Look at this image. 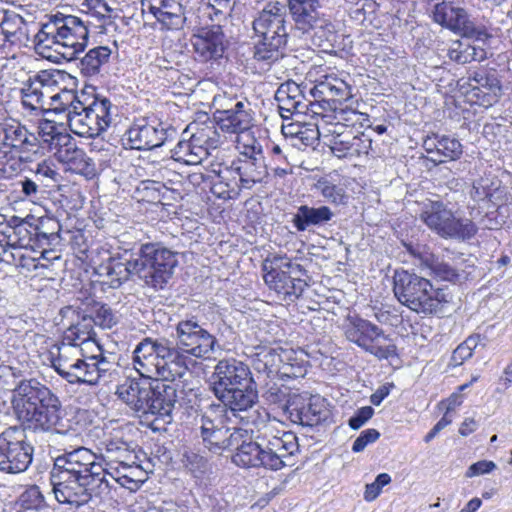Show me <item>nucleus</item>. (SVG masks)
Segmentation results:
<instances>
[{
  "label": "nucleus",
  "instance_id": "f257e3e1",
  "mask_svg": "<svg viewBox=\"0 0 512 512\" xmlns=\"http://www.w3.org/2000/svg\"><path fill=\"white\" fill-rule=\"evenodd\" d=\"M175 331L176 345L166 337H145L136 345L134 363L142 375L169 382L182 379L189 371L185 354L208 359L220 347L217 338L194 316L179 321Z\"/></svg>",
  "mask_w": 512,
  "mask_h": 512
},
{
  "label": "nucleus",
  "instance_id": "f03ea898",
  "mask_svg": "<svg viewBox=\"0 0 512 512\" xmlns=\"http://www.w3.org/2000/svg\"><path fill=\"white\" fill-rule=\"evenodd\" d=\"M12 406L21 427L34 433L74 435L59 397L36 379H25L13 390Z\"/></svg>",
  "mask_w": 512,
  "mask_h": 512
},
{
  "label": "nucleus",
  "instance_id": "7ed1b4c3",
  "mask_svg": "<svg viewBox=\"0 0 512 512\" xmlns=\"http://www.w3.org/2000/svg\"><path fill=\"white\" fill-rule=\"evenodd\" d=\"M210 380L211 391L218 404L229 408L232 415L243 423L258 425L261 414L254 409L258 402V389L247 364L236 358L221 359L215 365Z\"/></svg>",
  "mask_w": 512,
  "mask_h": 512
},
{
  "label": "nucleus",
  "instance_id": "20e7f679",
  "mask_svg": "<svg viewBox=\"0 0 512 512\" xmlns=\"http://www.w3.org/2000/svg\"><path fill=\"white\" fill-rule=\"evenodd\" d=\"M93 22L75 15L57 12L42 24L34 37L35 50L45 58L61 57L67 61L77 58L83 52L89 39V27Z\"/></svg>",
  "mask_w": 512,
  "mask_h": 512
},
{
  "label": "nucleus",
  "instance_id": "39448f33",
  "mask_svg": "<svg viewBox=\"0 0 512 512\" xmlns=\"http://www.w3.org/2000/svg\"><path fill=\"white\" fill-rule=\"evenodd\" d=\"M252 28L256 38L253 47L255 61L270 66L286 55L292 31L287 21L284 2L268 1L256 14Z\"/></svg>",
  "mask_w": 512,
  "mask_h": 512
},
{
  "label": "nucleus",
  "instance_id": "423d86ee",
  "mask_svg": "<svg viewBox=\"0 0 512 512\" xmlns=\"http://www.w3.org/2000/svg\"><path fill=\"white\" fill-rule=\"evenodd\" d=\"M299 452L298 438L288 431L274 435L267 431L257 434L244 444L240 452L232 455V461L244 468H260L277 471L293 466L294 456Z\"/></svg>",
  "mask_w": 512,
  "mask_h": 512
},
{
  "label": "nucleus",
  "instance_id": "0eeeda50",
  "mask_svg": "<svg viewBox=\"0 0 512 512\" xmlns=\"http://www.w3.org/2000/svg\"><path fill=\"white\" fill-rule=\"evenodd\" d=\"M135 255L136 276L148 287L164 289L178 266V253L162 242H146L139 245Z\"/></svg>",
  "mask_w": 512,
  "mask_h": 512
},
{
  "label": "nucleus",
  "instance_id": "6e6552de",
  "mask_svg": "<svg viewBox=\"0 0 512 512\" xmlns=\"http://www.w3.org/2000/svg\"><path fill=\"white\" fill-rule=\"evenodd\" d=\"M419 218L434 234L445 240L465 242L478 232L472 219L448 208L441 200L424 202Z\"/></svg>",
  "mask_w": 512,
  "mask_h": 512
},
{
  "label": "nucleus",
  "instance_id": "1a4fd4ad",
  "mask_svg": "<svg viewBox=\"0 0 512 512\" xmlns=\"http://www.w3.org/2000/svg\"><path fill=\"white\" fill-rule=\"evenodd\" d=\"M82 99L76 102L67 118L71 131L81 137L95 138L110 126L111 101L100 95H93L91 102Z\"/></svg>",
  "mask_w": 512,
  "mask_h": 512
},
{
  "label": "nucleus",
  "instance_id": "9d476101",
  "mask_svg": "<svg viewBox=\"0 0 512 512\" xmlns=\"http://www.w3.org/2000/svg\"><path fill=\"white\" fill-rule=\"evenodd\" d=\"M50 475V483L55 499L60 504H67L79 509L87 505L94 497L108 495L111 490L109 480L103 476L101 479L69 477Z\"/></svg>",
  "mask_w": 512,
  "mask_h": 512
},
{
  "label": "nucleus",
  "instance_id": "9b49d317",
  "mask_svg": "<svg viewBox=\"0 0 512 512\" xmlns=\"http://www.w3.org/2000/svg\"><path fill=\"white\" fill-rule=\"evenodd\" d=\"M343 331L349 342L379 360H387L398 355L395 344L378 345L380 339L390 340L389 335H386L382 328L359 315H348L343 324Z\"/></svg>",
  "mask_w": 512,
  "mask_h": 512
},
{
  "label": "nucleus",
  "instance_id": "f8f14e48",
  "mask_svg": "<svg viewBox=\"0 0 512 512\" xmlns=\"http://www.w3.org/2000/svg\"><path fill=\"white\" fill-rule=\"evenodd\" d=\"M34 446L27 440L25 429L9 426L0 433V472H25L33 461Z\"/></svg>",
  "mask_w": 512,
  "mask_h": 512
},
{
  "label": "nucleus",
  "instance_id": "ddd939ff",
  "mask_svg": "<svg viewBox=\"0 0 512 512\" xmlns=\"http://www.w3.org/2000/svg\"><path fill=\"white\" fill-rule=\"evenodd\" d=\"M96 455L85 447L67 451L54 459L50 475L62 477H87L90 480L105 477V469L101 463L96 462Z\"/></svg>",
  "mask_w": 512,
  "mask_h": 512
},
{
  "label": "nucleus",
  "instance_id": "4468645a",
  "mask_svg": "<svg viewBox=\"0 0 512 512\" xmlns=\"http://www.w3.org/2000/svg\"><path fill=\"white\" fill-rule=\"evenodd\" d=\"M227 411L224 405L209 404L200 410L197 415V425L199 429V437L201 443L209 452L221 454L225 451V434L230 432V428L226 425Z\"/></svg>",
  "mask_w": 512,
  "mask_h": 512
},
{
  "label": "nucleus",
  "instance_id": "2eb2a0df",
  "mask_svg": "<svg viewBox=\"0 0 512 512\" xmlns=\"http://www.w3.org/2000/svg\"><path fill=\"white\" fill-rule=\"evenodd\" d=\"M148 409L143 414L144 420L148 421V427L154 432L167 431V425L173 422V410L177 402L176 388L165 382L155 381L151 387V393L147 401Z\"/></svg>",
  "mask_w": 512,
  "mask_h": 512
},
{
  "label": "nucleus",
  "instance_id": "dca6fc26",
  "mask_svg": "<svg viewBox=\"0 0 512 512\" xmlns=\"http://www.w3.org/2000/svg\"><path fill=\"white\" fill-rule=\"evenodd\" d=\"M431 282L425 277L404 269H397L393 275V292L397 300L410 310L422 313L428 308V292Z\"/></svg>",
  "mask_w": 512,
  "mask_h": 512
},
{
  "label": "nucleus",
  "instance_id": "f3484780",
  "mask_svg": "<svg viewBox=\"0 0 512 512\" xmlns=\"http://www.w3.org/2000/svg\"><path fill=\"white\" fill-rule=\"evenodd\" d=\"M226 172L239 177V184L235 182L237 188L250 189L256 183H261L267 175L261 144L254 141L252 145L246 146L240 153V157L233 160L230 167L226 168Z\"/></svg>",
  "mask_w": 512,
  "mask_h": 512
},
{
  "label": "nucleus",
  "instance_id": "a211bd4d",
  "mask_svg": "<svg viewBox=\"0 0 512 512\" xmlns=\"http://www.w3.org/2000/svg\"><path fill=\"white\" fill-rule=\"evenodd\" d=\"M286 417L294 424L312 428L331 417L326 399L319 395L294 394Z\"/></svg>",
  "mask_w": 512,
  "mask_h": 512
},
{
  "label": "nucleus",
  "instance_id": "6ab92c4d",
  "mask_svg": "<svg viewBox=\"0 0 512 512\" xmlns=\"http://www.w3.org/2000/svg\"><path fill=\"white\" fill-rule=\"evenodd\" d=\"M63 326L66 330L63 335V343L78 347L89 341L95 342L94 320L79 307L65 306L60 309Z\"/></svg>",
  "mask_w": 512,
  "mask_h": 512
},
{
  "label": "nucleus",
  "instance_id": "aec40b11",
  "mask_svg": "<svg viewBox=\"0 0 512 512\" xmlns=\"http://www.w3.org/2000/svg\"><path fill=\"white\" fill-rule=\"evenodd\" d=\"M431 16L435 23L466 38H474L480 34L467 11L452 2L436 3L431 11Z\"/></svg>",
  "mask_w": 512,
  "mask_h": 512
},
{
  "label": "nucleus",
  "instance_id": "412c9836",
  "mask_svg": "<svg viewBox=\"0 0 512 512\" xmlns=\"http://www.w3.org/2000/svg\"><path fill=\"white\" fill-rule=\"evenodd\" d=\"M134 368L135 363L133 362ZM141 378H126L123 383L117 385L115 394L126 403L130 409H132L139 418H143L145 409H148L147 401L151 393V387L153 382L151 379H161V377H148L142 375L137 369H135Z\"/></svg>",
  "mask_w": 512,
  "mask_h": 512
},
{
  "label": "nucleus",
  "instance_id": "4be33fe9",
  "mask_svg": "<svg viewBox=\"0 0 512 512\" xmlns=\"http://www.w3.org/2000/svg\"><path fill=\"white\" fill-rule=\"evenodd\" d=\"M166 139L167 129L162 123L142 119L126 131L123 140L127 141L130 149L152 150L161 147Z\"/></svg>",
  "mask_w": 512,
  "mask_h": 512
},
{
  "label": "nucleus",
  "instance_id": "5701e85b",
  "mask_svg": "<svg viewBox=\"0 0 512 512\" xmlns=\"http://www.w3.org/2000/svg\"><path fill=\"white\" fill-rule=\"evenodd\" d=\"M128 253L129 251L125 250L123 254L110 256L95 268V274L107 278L103 283L108 284L110 288L117 289L132 275H136L135 258H132L133 254L128 258Z\"/></svg>",
  "mask_w": 512,
  "mask_h": 512
},
{
  "label": "nucleus",
  "instance_id": "b1692460",
  "mask_svg": "<svg viewBox=\"0 0 512 512\" xmlns=\"http://www.w3.org/2000/svg\"><path fill=\"white\" fill-rule=\"evenodd\" d=\"M192 43L197 58L202 62L222 58L227 48L225 34L220 23L202 29L197 35L193 36Z\"/></svg>",
  "mask_w": 512,
  "mask_h": 512
},
{
  "label": "nucleus",
  "instance_id": "393cba45",
  "mask_svg": "<svg viewBox=\"0 0 512 512\" xmlns=\"http://www.w3.org/2000/svg\"><path fill=\"white\" fill-rule=\"evenodd\" d=\"M334 217L335 213L326 205L301 204L292 213L291 224L298 233L314 232L315 229L330 225Z\"/></svg>",
  "mask_w": 512,
  "mask_h": 512
},
{
  "label": "nucleus",
  "instance_id": "a878e982",
  "mask_svg": "<svg viewBox=\"0 0 512 512\" xmlns=\"http://www.w3.org/2000/svg\"><path fill=\"white\" fill-rule=\"evenodd\" d=\"M281 261L280 255L273 256L275 266L264 276V282L271 290L282 296L283 300L294 301L302 295L307 284L306 282H293L290 275L286 273L285 266L281 265Z\"/></svg>",
  "mask_w": 512,
  "mask_h": 512
},
{
  "label": "nucleus",
  "instance_id": "bb28decb",
  "mask_svg": "<svg viewBox=\"0 0 512 512\" xmlns=\"http://www.w3.org/2000/svg\"><path fill=\"white\" fill-rule=\"evenodd\" d=\"M468 81L472 87L471 93L480 101L481 105L491 106L501 97V81L493 73L473 71L469 73Z\"/></svg>",
  "mask_w": 512,
  "mask_h": 512
},
{
  "label": "nucleus",
  "instance_id": "cd10ccee",
  "mask_svg": "<svg viewBox=\"0 0 512 512\" xmlns=\"http://www.w3.org/2000/svg\"><path fill=\"white\" fill-rule=\"evenodd\" d=\"M142 5L168 29H178L186 20L179 0H143Z\"/></svg>",
  "mask_w": 512,
  "mask_h": 512
},
{
  "label": "nucleus",
  "instance_id": "c85d7f7f",
  "mask_svg": "<svg viewBox=\"0 0 512 512\" xmlns=\"http://www.w3.org/2000/svg\"><path fill=\"white\" fill-rule=\"evenodd\" d=\"M286 17L288 14L292 19L289 23L290 30L299 35L309 34L318 27H322L318 6L299 5L285 3Z\"/></svg>",
  "mask_w": 512,
  "mask_h": 512
},
{
  "label": "nucleus",
  "instance_id": "c756f323",
  "mask_svg": "<svg viewBox=\"0 0 512 512\" xmlns=\"http://www.w3.org/2000/svg\"><path fill=\"white\" fill-rule=\"evenodd\" d=\"M255 350L256 352L252 356V366L258 374L257 378H263V380L278 378L282 363L279 348L257 346Z\"/></svg>",
  "mask_w": 512,
  "mask_h": 512
},
{
  "label": "nucleus",
  "instance_id": "7c9ffc66",
  "mask_svg": "<svg viewBox=\"0 0 512 512\" xmlns=\"http://www.w3.org/2000/svg\"><path fill=\"white\" fill-rule=\"evenodd\" d=\"M249 102L240 104L237 108L221 116H216L214 123L222 132L228 134H240L247 131L252 126V110L249 108Z\"/></svg>",
  "mask_w": 512,
  "mask_h": 512
},
{
  "label": "nucleus",
  "instance_id": "2f4dec72",
  "mask_svg": "<svg viewBox=\"0 0 512 512\" xmlns=\"http://www.w3.org/2000/svg\"><path fill=\"white\" fill-rule=\"evenodd\" d=\"M3 143L19 152H35L39 148V139L20 123L3 127Z\"/></svg>",
  "mask_w": 512,
  "mask_h": 512
},
{
  "label": "nucleus",
  "instance_id": "473e14b6",
  "mask_svg": "<svg viewBox=\"0 0 512 512\" xmlns=\"http://www.w3.org/2000/svg\"><path fill=\"white\" fill-rule=\"evenodd\" d=\"M104 469L105 476L107 474L110 475L117 483L130 491L140 488L147 476V470L143 466V459H140L135 464L128 463V465L112 466L111 469Z\"/></svg>",
  "mask_w": 512,
  "mask_h": 512
},
{
  "label": "nucleus",
  "instance_id": "72a5a7b5",
  "mask_svg": "<svg viewBox=\"0 0 512 512\" xmlns=\"http://www.w3.org/2000/svg\"><path fill=\"white\" fill-rule=\"evenodd\" d=\"M103 458L107 461L106 468L111 469L112 466L135 464L140 459H145L146 454L142 450L135 451L127 442L116 439L106 444Z\"/></svg>",
  "mask_w": 512,
  "mask_h": 512
},
{
  "label": "nucleus",
  "instance_id": "f704fd0d",
  "mask_svg": "<svg viewBox=\"0 0 512 512\" xmlns=\"http://www.w3.org/2000/svg\"><path fill=\"white\" fill-rule=\"evenodd\" d=\"M422 269H428L429 275L435 279L450 282L453 284L461 282L463 274L455 262H449L445 255H439L432 252L430 257L425 260Z\"/></svg>",
  "mask_w": 512,
  "mask_h": 512
},
{
  "label": "nucleus",
  "instance_id": "c9c22d12",
  "mask_svg": "<svg viewBox=\"0 0 512 512\" xmlns=\"http://www.w3.org/2000/svg\"><path fill=\"white\" fill-rule=\"evenodd\" d=\"M83 6L87 8L86 16L99 22L98 25L93 23L99 29L98 33L106 34L110 26L116 28L115 19L119 17L118 12L105 0H85Z\"/></svg>",
  "mask_w": 512,
  "mask_h": 512
},
{
  "label": "nucleus",
  "instance_id": "e433bc0d",
  "mask_svg": "<svg viewBox=\"0 0 512 512\" xmlns=\"http://www.w3.org/2000/svg\"><path fill=\"white\" fill-rule=\"evenodd\" d=\"M66 77H70V75L61 70H41L24 82L21 89L22 97L33 96L38 91L54 84H62Z\"/></svg>",
  "mask_w": 512,
  "mask_h": 512
},
{
  "label": "nucleus",
  "instance_id": "4c0bfd02",
  "mask_svg": "<svg viewBox=\"0 0 512 512\" xmlns=\"http://www.w3.org/2000/svg\"><path fill=\"white\" fill-rule=\"evenodd\" d=\"M263 384L260 386L261 396L268 405H274L283 411L286 416L290 408L292 396L289 387L285 385H278L274 380H262Z\"/></svg>",
  "mask_w": 512,
  "mask_h": 512
},
{
  "label": "nucleus",
  "instance_id": "58836bf2",
  "mask_svg": "<svg viewBox=\"0 0 512 512\" xmlns=\"http://www.w3.org/2000/svg\"><path fill=\"white\" fill-rule=\"evenodd\" d=\"M171 152L174 160L186 165L200 164L210 155V152H207V148L199 146L191 138L179 141Z\"/></svg>",
  "mask_w": 512,
  "mask_h": 512
},
{
  "label": "nucleus",
  "instance_id": "ea45409f",
  "mask_svg": "<svg viewBox=\"0 0 512 512\" xmlns=\"http://www.w3.org/2000/svg\"><path fill=\"white\" fill-rule=\"evenodd\" d=\"M7 224H10L12 248H32L34 223L31 217L21 219L13 216Z\"/></svg>",
  "mask_w": 512,
  "mask_h": 512
},
{
  "label": "nucleus",
  "instance_id": "a19ab883",
  "mask_svg": "<svg viewBox=\"0 0 512 512\" xmlns=\"http://www.w3.org/2000/svg\"><path fill=\"white\" fill-rule=\"evenodd\" d=\"M112 51L107 46H97L90 49L80 60V70L85 76H95L101 67L109 62Z\"/></svg>",
  "mask_w": 512,
  "mask_h": 512
},
{
  "label": "nucleus",
  "instance_id": "79ce46f5",
  "mask_svg": "<svg viewBox=\"0 0 512 512\" xmlns=\"http://www.w3.org/2000/svg\"><path fill=\"white\" fill-rule=\"evenodd\" d=\"M462 154L463 146L456 137L440 134L436 157H430V160L438 165L447 161L458 160Z\"/></svg>",
  "mask_w": 512,
  "mask_h": 512
},
{
  "label": "nucleus",
  "instance_id": "37998d69",
  "mask_svg": "<svg viewBox=\"0 0 512 512\" xmlns=\"http://www.w3.org/2000/svg\"><path fill=\"white\" fill-rule=\"evenodd\" d=\"M302 93L300 85L293 80H288L281 83L275 92V101L278 104V110L280 116L285 112L291 110L294 102H296Z\"/></svg>",
  "mask_w": 512,
  "mask_h": 512
},
{
  "label": "nucleus",
  "instance_id": "c03bdc74",
  "mask_svg": "<svg viewBox=\"0 0 512 512\" xmlns=\"http://www.w3.org/2000/svg\"><path fill=\"white\" fill-rule=\"evenodd\" d=\"M455 44L456 47H452L448 50V57L456 63L466 64L472 61L481 62L487 58L485 49L481 47L464 44L462 42H457Z\"/></svg>",
  "mask_w": 512,
  "mask_h": 512
},
{
  "label": "nucleus",
  "instance_id": "a18cd8bd",
  "mask_svg": "<svg viewBox=\"0 0 512 512\" xmlns=\"http://www.w3.org/2000/svg\"><path fill=\"white\" fill-rule=\"evenodd\" d=\"M32 178L46 193L48 189L57 187L62 179L61 174L55 169L54 164L42 161L36 165Z\"/></svg>",
  "mask_w": 512,
  "mask_h": 512
},
{
  "label": "nucleus",
  "instance_id": "49530a36",
  "mask_svg": "<svg viewBox=\"0 0 512 512\" xmlns=\"http://www.w3.org/2000/svg\"><path fill=\"white\" fill-rule=\"evenodd\" d=\"M60 86L61 84H54L38 91L33 96L22 97L23 106L36 113L48 111L49 102H52Z\"/></svg>",
  "mask_w": 512,
  "mask_h": 512
},
{
  "label": "nucleus",
  "instance_id": "de8ad7c7",
  "mask_svg": "<svg viewBox=\"0 0 512 512\" xmlns=\"http://www.w3.org/2000/svg\"><path fill=\"white\" fill-rule=\"evenodd\" d=\"M215 125L214 122L203 126L197 125L190 138L199 146L207 148V152L216 149L221 144V135Z\"/></svg>",
  "mask_w": 512,
  "mask_h": 512
},
{
  "label": "nucleus",
  "instance_id": "09e8293b",
  "mask_svg": "<svg viewBox=\"0 0 512 512\" xmlns=\"http://www.w3.org/2000/svg\"><path fill=\"white\" fill-rule=\"evenodd\" d=\"M82 97H85V95L82 94ZM81 100V96H78L73 89L60 86L52 102H49L48 111L67 112L68 117L69 112L73 110V106L76 105V102H81Z\"/></svg>",
  "mask_w": 512,
  "mask_h": 512
},
{
  "label": "nucleus",
  "instance_id": "8fccbe9b",
  "mask_svg": "<svg viewBox=\"0 0 512 512\" xmlns=\"http://www.w3.org/2000/svg\"><path fill=\"white\" fill-rule=\"evenodd\" d=\"M315 187L327 201L336 205L346 203L347 195L343 187L324 178L319 179Z\"/></svg>",
  "mask_w": 512,
  "mask_h": 512
},
{
  "label": "nucleus",
  "instance_id": "3c124183",
  "mask_svg": "<svg viewBox=\"0 0 512 512\" xmlns=\"http://www.w3.org/2000/svg\"><path fill=\"white\" fill-rule=\"evenodd\" d=\"M91 363L94 366V384L97 385L100 381H108L113 373H116V365L110 361L101 352L99 355L90 356Z\"/></svg>",
  "mask_w": 512,
  "mask_h": 512
},
{
  "label": "nucleus",
  "instance_id": "603ef678",
  "mask_svg": "<svg viewBox=\"0 0 512 512\" xmlns=\"http://www.w3.org/2000/svg\"><path fill=\"white\" fill-rule=\"evenodd\" d=\"M238 0H208V8L211 9L209 17L212 21L221 23L231 17Z\"/></svg>",
  "mask_w": 512,
  "mask_h": 512
},
{
  "label": "nucleus",
  "instance_id": "864d4df0",
  "mask_svg": "<svg viewBox=\"0 0 512 512\" xmlns=\"http://www.w3.org/2000/svg\"><path fill=\"white\" fill-rule=\"evenodd\" d=\"M63 124L56 123L55 121L42 120L38 125L39 144L42 142L46 145L48 150L53 145L60 131L63 130Z\"/></svg>",
  "mask_w": 512,
  "mask_h": 512
},
{
  "label": "nucleus",
  "instance_id": "5fc2aeb1",
  "mask_svg": "<svg viewBox=\"0 0 512 512\" xmlns=\"http://www.w3.org/2000/svg\"><path fill=\"white\" fill-rule=\"evenodd\" d=\"M23 22L24 20L19 14L0 9V28L7 40L17 34L18 28Z\"/></svg>",
  "mask_w": 512,
  "mask_h": 512
},
{
  "label": "nucleus",
  "instance_id": "6e6d98bb",
  "mask_svg": "<svg viewBox=\"0 0 512 512\" xmlns=\"http://www.w3.org/2000/svg\"><path fill=\"white\" fill-rule=\"evenodd\" d=\"M19 504L26 510H40L45 505V499L39 487L32 485L22 492Z\"/></svg>",
  "mask_w": 512,
  "mask_h": 512
},
{
  "label": "nucleus",
  "instance_id": "4d7b16f0",
  "mask_svg": "<svg viewBox=\"0 0 512 512\" xmlns=\"http://www.w3.org/2000/svg\"><path fill=\"white\" fill-rule=\"evenodd\" d=\"M246 103H248L247 100H238L236 97H230L226 93L215 95L212 100V108H214L213 120L216 119V116L220 117L221 114L232 111L238 105Z\"/></svg>",
  "mask_w": 512,
  "mask_h": 512
},
{
  "label": "nucleus",
  "instance_id": "13d9d810",
  "mask_svg": "<svg viewBox=\"0 0 512 512\" xmlns=\"http://www.w3.org/2000/svg\"><path fill=\"white\" fill-rule=\"evenodd\" d=\"M354 135L352 130H349L344 135L333 136L330 140V149L332 153L338 158H345L350 156L351 147L353 146Z\"/></svg>",
  "mask_w": 512,
  "mask_h": 512
},
{
  "label": "nucleus",
  "instance_id": "bf43d9fd",
  "mask_svg": "<svg viewBox=\"0 0 512 512\" xmlns=\"http://www.w3.org/2000/svg\"><path fill=\"white\" fill-rule=\"evenodd\" d=\"M71 368L76 375L80 377L79 385L85 384L95 386L94 384V366L91 363L90 356L84 359H77L71 363Z\"/></svg>",
  "mask_w": 512,
  "mask_h": 512
},
{
  "label": "nucleus",
  "instance_id": "052dcab7",
  "mask_svg": "<svg viewBox=\"0 0 512 512\" xmlns=\"http://www.w3.org/2000/svg\"><path fill=\"white\" fill-rule=\"evenodd\" d=\"M251 436L243 428H230V432L225 434V450L240 452L244 444L250 440Z\"/></svg>",
  "mask_w": 512,
  "mask_h": 512
},
{
  "label": "nucleus",
  "instance_id": "680f3d73",
  "mask_svg": "<svg viewBox=\"0 0 512 512\" xmlns=\"http://www.w3.org/2000/svg\"><path fill=\"white\" fill-rule=\"evenodd\" d=\"M429 299L427 300L426 305H428L427 310L423 309V314H433L436 313L440 308L441 305L444 303H448L451 299V294L443 288H433V285L431 284V290L428 292Z\"/></svg>",
  "mask_w": 512,
  "mask_h": 512
},
{
  "label": "nucleus",
  "instance_id": "e2e57ef3",
  "mask_svg": "<svg viewBox=\"0 0 512 512\" xmlns=\"http://www.w3.org/2000/svg\"><path fill=\"white\" fill-rule=\"evenodd\" d=\"M68 169L86 177H93L96 174L95 163L87 156L85 151H82L80 155L68 165Z\"/></svg>",
  "mask_w": 512,
  "mask_h": 512
},
{
  "label": "nucleus",
  "instance_id": "0e129e2a",
  "mask_svg": "<svg viewBox=\"0 0 512 512\" xmlns=\"http://www.w3.org/2000/svg\"><path fill=\"white\" fill-rule=\"evenodd\" d=\"M307 373V361L299 360L295 363H281L279 376L281 380H290L299 377H304Z\"/></svg>",
  "mask_w": 512,
  "mask_h": 512
},
{
  "label": "nucleus",
  "instance_id": "69168bd1",
  "mask_svg": "<svg viewBox=\"0 0 512 512\" xmlns=\"http://www.w3.org/2000/svg\"><path fill=\"white\" fill-rule=\"evenodd\" d=\"M227 173L225 171H221L218 174V177L220 178V181L215 182L211 186V192L214 196H216L219 199H230L232 198L231 193H235V182L229 181V179L224 176L223 174Z\"/></svg>",
  "mask_w": 512,
  "mask_h": 512
},
{
  "label": "nucleus",
  "instance_id": "338daca9",
  "mask_svg": "<svg viewBox=\"0 0 512 512\" xmlns=\"http://www.w3.org/2000/svg\"><path fill=\"white\" fill-rule=\"evenodd\" d=\"M31 220L36 226V229L42 230L43 232L48 234V236H50L52 240H56L59 242V232L61 230V225L56 219L50 217L34 218L33 216H31Z\"/></svg>",
  "mask_w": 512,
  "mask_h": 512
},
{
  "label": "nucleus",
  "instance_id": "774afa93",
  "mask_svg": "<svg viewBox=\"0 0 512 512\" xmlns=\"http://www.w3.org/2000/svg\"><path fill=\"white\" fill-rule=\"evenodd\" d=\"M92 319L95 325H99L104 329H110L117 323L112 309L107 304H101L97 308L95 316H92Z\"/></svg>",
  "mask_w": 512,
  "mask_h": 512
}]
</instances>
